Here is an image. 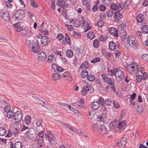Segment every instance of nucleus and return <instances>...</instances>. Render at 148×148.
I'll return each instance as SVG.
<instances>
[{
	"label": "nucleus",
	"mask_w": 148,
	"mask_h": 148,
	"mask_svg": "<svg viewBox=\"0 0 148 148\" xmlns=\"http://www.w3.org/2000/svg\"><path fill=\"white\" fill-rule=\"evenodd\" d=\"M121 38H122V42L127 49H130L131 47L135 49H137L135 37L132 35L127 36L125 29L121 30Z\"/></svg>",
	"instance_id": "f257e3e1"
},
{
	"label": "nucleus",
	"mask_w": 148,
	"mask_h": 148,
	"mask_svg": "<svg viewBox=\"0 0 148 148\" xmlns=\"http://www.w3.org/2000/svg\"><path fill=\"white\" fill-rule=\"evenodd\" d=\"M33 37L29 36L26 39V43L29 49L32 51L37 53L39 51L40 47L36 43L33 42Z\"/></svg>",
	"instance_id": "f03ea898"
},
{
	"label": "nucleus",
	"mask_w": 148,
	"mask_h": 148,
	"mask_svg": "<svg viewBox=\"0 0 148 148\" xmlns=\"http://www.w3.org/2000/svg\"><path fill=\"white\" fill-rule=\"evenodd\" d=\"M127 69L130 74H133L136 72L138 68L137 63H133L127 66Z\"/></svg>",
	"instance_id": "7ed1b4c3"
},
{
	"label": "nucleus",
	"mask_w": 148,
	"mask_h": 148,
	"mask_svg": "<svg viewBox=\"0 0 148 148\" xmlns=\"http://www.w3.org/2000/svg\"><path fill=\"white\" fill-rule=\"evenodd\" d=\"M120 71L119 68H116L112 70H109L108 71V74L110 76H115L116 79L118 81L120 80V75L118 74V72Z\"/></svg>",
	"instance_id": "20e7f679"
},
{
	"label": "nucleus",
	"mask_w": 148,
	"mask_h": 148,
	"mask_svg": "<svg viewBox=\"0 0 148 148\" xmlns=\"http://www.w3.org/2000/svg\"><path fill=\"white\" fill-rule=\"evenodd\" d=\"M120 121H112L110 123L109 127L110 129H114L115 131H118L120 129Z\"/></svg>",
	"instance_id": "39448f33"
},
{
	"label": "nucleus",
	"mask_w": 148,
	"mask_h": 148,
	"mask_svg": "<svg viewBox=\"0 0 148 148\" xmlns=\"http://www.w3.org/2000/svg\"><path fill=\"white\" fill-rule=\"evenodd\" d=\"M0 16L5 21H9L10 16L9 12L6 10H0Z\"/></svg>",
	"instance_id": "423d86ee"
},
{
	"label": "nucleus",
	"mask_w": 148,
	"mask_h": 148,
	"mask_svg": "<svg viewBox=\"0 0 148 148\" xmlns=\"http://www.w3.org/2000/svg\"><path fill=\"white\" fill-rule=\"evenodd\" d=\"M94 89L90 85L84 86L81 92L82 95H85L87 92L92 93L93 92Z\"/></svg>",
	"instance_id": "0eeeda50"
},
{
	"label": "nucleus",
	"mask_w": 148,
	"mask_h": 148,
	"mask_svg": "<svg viewBox=\"0 0 148 148\" xmlns=\"http://www.w3.org/2000/svg\"><path fill=\"white\" fill-rule=\"evenodd\" d=\"M35 130L33 128H31L27 130L26 135L27 137L30 139L32 140L35 135Z\"/></svg>",
	"instance_id": "6e6552de"
},
{
	"label": "nucleus",
	"mask_w": 148,
	"mask_h": 148,
	"mask_svg": "<svg viewBox=\"0 0 148 148\" xmlns=\"http://www.w3.org/2000/svg\"><path fill=\"white\" fill-rule=\"evenodd\" d=\"M13 120L16 122H18L21 121L22 118V115L21 112L17 111L14 113Z\"/></svg>",
	"instance_id": "1a4fd4ad"
},
{
	"label": "nucleus",
	"mask_w": 148,
	"mask_h": 148,
	"mask_svg": "<svg viewBox=\"0 0 148 148\" xmlns=\"http://www.w3.org/2000/svg\"><path fill=\"white\" fill-rule=\"evenodd\" d=\"M47 58L45 53L43 52H40L38 54L37 60L39 61L44 62Z\"/></svg>",
	"instance_id": "9d476101"
},
{
	"label": "nucleus",
	"mask_w": 148,
	"mask_h": 148,
	"mask_svg": "<svg viewBox=\"0 0 148 148\" xmlns=\"http://www.w3.org/2000/svg\"><path fill=\"white\" fill-rule=\"evenodd\" d=\"M108 31L111 35H113L114 37H118L117 30L115 27H110L108 29Z\"/></svg>",
	"instance_id": "9b49d317"
},
{
	"label": "nucleus",
	"mask_w": 148,
	"mask_h": 148,
	"mask_svg": "<svg viewBox=\"0 0 148 148\" xmlns=\"http://www.w3.org/2000/svg\"><path fill=\"white\" fill-rule=\"evenodd\" d=\"M74 106H76L77 108H82L85 107L84 104V100L81 99L80 101H77L73 103Z\"/></svg>",
	"instance_id": "f8f14e48"
},
{
	"label": "nucleus",
	"mask_w": 148,
	"mask_h": 148,
	"mask_svg": "<svg viewBox=\"0 0 148 148\" xmlns=\"http://www.w3.org/2000/svg\"><path fill=\"white\" fill-rule=\"evenodd\" d=\"M99 133L102 135H104L106 134L107 130L105 126L104 125L101 126L98 130Z\"/></svg>",
	"instance_id": "ddd939ff"
},
{
	"label": "nucleus",
	"mask_w": 148,
	"mask_h": 148,
	"mask_svg": "<svg viewBox=\"0 0 148 148\" xmlns=\"http://www.w3.org/2000/svg\"><path fill=\"white\" fill-rule=\"evenodd\" d=\"M49 38L46 36H42L41 38V43L44 46L47 45L49 43Z\"/></svg>",
	"instance_id": "4468645a"
},
{
	"label": "nucleus",
	"mask_w": 148,
	"mask_h": 148,
	"mask_svg": "<svg viewBox=\"0 0 148 148\" xmlns=\"http://www.w3.org/2000/svg\"><path fill=\"white\" fill-rule=\"evenodd\" d=\"M91 108L94 110H96L100 107V104L97 101L93 102L90 103V104Z\"/></svg>",
	"instance_id": "2eb2a0df"
},
{
	"label": "nucleus",
	"mask_w": 148,
	"mask_h": 148,
	"mask_svg": "<svg viewBox=\"0 0 148 148\" xmlns=\"http://www.w3.org/2000/svg\"><path fill=\"white\" fill-rule=\"evenodd\" d=\"M144 18V16L142 14H138L136 17L137 22L138 23H142Z\"/></svg>",
	"instance_id": "dca6fc26"
},
{
	"label": "nucleus",
	"mask_w": 148,
	"mask_h": 148,
	"mask_svg": "<svg viewBox=\"0 0 148 148\" xmlns=\"http://www.w3.org/2000/svg\"><path fill=\"white\" fill-rule=\"evenodd\" d=\"M105 83H108L111 88L114 91H115V88L114 86L115 84L112 81L111 78H110V80L108 79Z\"/></svg>",
	"instance_id": "f3484780"
},
{
	"label": "nucleus",
	"mask_w": 148,
	"mask_h": 148,
	"mask_svg": "<svg viewBox=\"0 0 148 148\" xmlns=\"http://www.w3.org/2000/svg\"><path fill=\"white\" fill-rule=\"evenodd\" d=\"M61 77V74L58 73H54L52 74V79L54 80H57Z\"/></svg>",
	"instance_id": "a211bd4d"
},
{
	"label": "nucleus",
	"mask_w": 148,
	"mask_h": 148,
	"mask_svg": "<svg viewBox=\"0 0 148 148\" xmlns=\"http://www.w3.org/2000/svg\"><path fill=\"white\" fill-rule=\"evenodd\" d=\"M130 3V0H126L124 3L121 5V8L123 10L126 9L128 7V5H129Z\"/></svg>",
	"instance_id": "6ab92c4d"
},
{
	"label": "nucleus",
	"mask_w": 148,
	"mask_h": 148,
	"mask_svg": "<svg viewBox=\"0 0 148 148\" xmlns=\"http://www.w3.org/2000/svg\"><path fill=\"white\" fill-rule=\"evenodd\" d=\"M109 48L111 50H114L116 48V44L113 41L110 42L109 43Z\"/></svg>",
	"instance_id": "aec40b11"
},
{
	"label": "nucleus",
	"mask_w": 148,
	"mask_h": 148,
	"mask_svg": "<svg viewBox=\"0 0 148 148\" xmlns=\"http://www.w3.org/2000/svg\"><path fill=\"white\" fill-rule=\"evenodd\" d=\"M89 66V62L85 61L84 63H82L80 66V67L82 69L84 68L85 69L88 68Z\"/></svg>",
	"instance_id": "412c9836"
},
{
	"label": "nucleus",
	"mask_w": 148,
	"mask_h": 148,
	"mask_svg": "<svg viewBox=\"0 0 148 148\" xmlns=\"http://www.w3.org/2000/svg\"><path fill=\"white\" fill-rule=\"evenodd\" d=\"M101 77L103 79V82L105 83L108 80H110V77H108V75L106 73H102L101 75Z\"/></svg>",
	"instance_id": "4be33fe9"
},
{
	"label": "nucleus",
	"mask_w": 148,
	"mask_h": 148,
	"mask_svg": "<svg viewBox=\"0 0 148 148\" xmlns=\"http://www.w3.org/2000/svg\"><path fill=\"white\" fill-rule=\"evenodd\" d=\"M127 121L123 120L121 121V130H124L127 126Z\"/></svg>",
	"instance_id": "5701e85b"
},
{
	"label": "nucleus",
	"mask_w": 148,
	"mask_h": 148,
	"mask_svg": "<svg viewBox=\"0 0 148 148\" xmlns=\"http://www.w3.org/2000/svg\"><path fill=\"white\" fill-rule=\"evenodd\" d=\"M98 121L100 122H104L106 121L105 115L101 114L99 116L97 117Z\"/></svg>",
	"instance_id": "b1692460"
},
{
	"label": "nucleus",
	"mask_w": 148,
	"mask_h": 148,
	"mask_svg": "<svg viewBox=\"0 0 148 148\" xmlns=\"http://www.w3.org/2000/svg\"><path fill=\"white\" fill-rule=\"evenodd\" d=\"M114 17L115 19L119 20L120 18V12L118 11L114 12Z\"/></svg>",
	"instance_id": "393cba45"
},
{
	"label": "nucleus",
	"mask_w": 148,
	"mask_h": 148,
	"mask_svg": "<svg viewBox=\"0 0 148 148\" xmlns=\"http://www.w3.org/2000/svg\"><path fill=\"white\" fill-rule=\"evenodd\" d=\"M134 107L135 108L136 111L140 114H142L143 113V109L141 106L138 105H137L134 106Z\"/></svg>",
	"instance_id": "a878e982"
},
{
	"label": "nucleus",
	"mask_w": 148,
	"mask_h": 148,
	"mask_svg": "<svg viewBox=\"0 0 148 148\" xmlns=\"http://www.w3.org/2000/svg\"><path fill=\"white\" fill-rule=\"evenodd\" d=\"M102 53L103 55L107 58H108V57H110L112 56L111 53L107 52L105 51H102Z\"/></svg>",
	"instance_id": "bb28decb"
},
{
	"label": "nucleus",
	"mask_w": 148,
	"mask_h": 148,
	"mask_svg": "<svg viewBox=\"0 0 148 148\" xmlns=\"http://www.w3.org/2000/svg\"><path fill=\"white\" fill-rule=\"evenodd\" d=\"M88 71L86 70H83L81 72V76L82 78H85L88 75Z\"/></svg>",
	"instance_id": "cd10ccee"
},
{
	"label": "nucleus",
	"mask_w": 148,
	"mask_h": 148,
	"mask_svg": "<svg viewBox=\"0 0 148 148\" xmlns=\"http://www.w3.org/2000/svg\"><path fill=\"white\" fill-rule=\"evenodd\" d=\"M112 102V100L109 98H107L105 100V103L107 106H111Z\"/></svg>",
	"instance_id": "c85d7f7f"
},
{
	"label": "nucleus",
	"mask_w": 148,
	"mask_h": 148,
	"mask_svg": "<svg viewBox=\"0 0 148 148\" xmlns=\"http://www.w3.org/2000/svg\"><path fill=\"white\" fill-rule=\"evenodd\" d=\"M24 121L26 125L28 124L31 121V117L29 115H27L25 118Z\"/></svg>",
	"instance_id": "c756f323"
},
{
	"label": "nucleus",
	"mask_w": 148,
	"mask_h": 148,
	"mask_svg": "<svg viewBox=\"0 0 148 148\" xmlns=\"http://www.w3.org/2000/svg\"><path fill=\"white\" fill-rule=\"evenodd\" d=\"M57 1V4L58 6H61L62 7H64L65 6V2L63 0H58Z\"/></svg>",
	"instance_id": "7c9ffc66"
},
{
	"label": "nucleus",
	"mask_w": 148,
	"mask_h": 148,
	"mask_svg": "<svg viewBox=\"0 0 148 148\" xmlns=\"http://www.w3.org/2000/svg\"><path fill=\"white\" fill-rule=\"evenodd\" d=\"M142 31L144 34L147 33L148 32V25H145L143 26Z\"/></svg>",
	"instance_id": "2f4dec72"
},
{
	"label": "nucleus",
	"mask_w": 148,
	"mask_h": 148,
	"mask_svg": "<svg viewBox=\"0 0 148 148\" xmlns=\"http://www.w3.org/2000/svg\"><path fill=\"white\" fill-rule=\"evenodd\" d=\"M127 141L126 138L124 137L121 140V144L122 145V147L121 146V148H123L125 145Z\"/></svg>",
	"instance_id": "473e14b6"
},
{
	"label": "nucleus",
	"mask_w": 148,
	"mask_h": 148,
	"mask_svg": "<svg viewBox=\"0 0 148 148\" xmlns=\"http://www.w3.org/2000/svg\"><path fill=\"white\" fill-rule=\"evenodd\" d=\"M52 136L51 132L50 131H49L47 132V134H45V136L46 138H48V140L50 142L52 140L50 139V137Z\"/></svg>",
	"instance_id": "72a5a7b5"
},
{
	"label": "nucleus",
	"mask_w": 148,
	"mask_h": 148,
	"mask_svg": "<svg viewBox=\"0 0 148 148\" xmlns=\"http://www.w3.org/2000/svg\"><path fill=\"white\" fill-rule=\"evenodd\" d=\"M87 35L90 39H93L95 36L94 34L92 31H89Z\"/></svg>",
	"instance_id": "f704fd0d"
},
{
	"label": "nucleus",
	"mask_w": 148,
	"mask_h": 148,
	"mask_svg": "<svg viewBox=\"0 0 148 148\" xmlns=\"http://www.w3.org/2000/svg\"><path fill=\"white\" fill-rule=\"evenodd\" d=\"M108 37L106 35H101L99 37V40L102 42L105 41L107 39Z\"/></svg>",
	"instance_id": "c9c22d12"
},
{
	"label": "nucleus",
	"mask_w": 148,
	"mask_h": 148,
	"mask_svg": "<svg viewBox=\"0 0 148 148\" xmlns=\"http://www.w3.org/2000/svg\"><path fill=\"white\" fill-rule=\"evenodd\" d=\"M141 57L143 60L146 62H148V54H143Z\"/></svg>",
	"instance_id": "e433bc0d"
},
{
	"label": "nucleus",
	"mask_w": 148,
	"mask_h": 148,
	"mask_svg": "<svg viewBox=\"0 0 148 148\" xmlns=\"http://www.w3.org/2000/svg\"><path fill=\"white\" fill-rule=\"evenodd\" d=\"M93 45L95 48H98L99 46V41L97 39L93 41Z\"/></svg>",
	"instance_id": "4c0bfd02"
},
{
	"label": "nucleus",
	"mask_w": 148,
	"mask_h": 148,
	"mask_svg": "<svg viewBox=\"0 0 148 148\" xmlns=\"http://www.w3.org/2000/svg\"><path fill=\"white\" fill-rule=\"evenodd\" d=\"M81 22L76 20H74V22L73 23L74 26L75 27H78L81 24Z\"/></svg>",
	"instance_id": "58836bf2"
},
{
	"label": "nucleus",
	"mask_w": 148,
	"mask_h": 148,
	"mask_svg": "<svg viewBox=\"0 0 148 148\" xmlns=\"http://www.w3.org/2000/svg\"><path fill=\"white\" fill-rule=\"evenodd\" d=\"M111 9L113 11L117 10L118 9L117 5L115 3H113L110 5Z\"/></svg>",
	"instance_id": "ea45409f"
},
{
	"label": "nucleus",
	"mask_w": 148,
	"mask_h": 148,
	"mask_svg": "<svg viewBox=\"0 0 148 148\" xmlns=\"http://www.w3.org/2000/svg\"><path fill=\"white\" fill-rule=\"evenodd\" d=\"M66 53L67 56L69 58L72 57L73 55V51L71 50H67Z\"/></svg>",
	"instance_id": "a19ab883"
},
{
	"label": "nucleus",
	"mask_w": 148,
	"mask_h": 148,
	"mask_svg": "<svg viewBox=\"0 0 148 148\" xmlns=\"http://www.w3.org/2000/svg\"><path fill=\"white\" fill-rule=\"evenodd\" d=\"M121 81L122 82V83L125 82L126 83H128L130 82V79L127 76H126L125 77H122V78L121 79Z\"/></svg>",
	"instance_id": "79ce46f5"
},
{
	"label": "nucleus",
	"mask_w": 148,
	"mask_h": 148,
	"mask_svg": "<svg viewBox=\"0 0 148 148\" xmlns=\"http://www.w3.org/2000/svg\"><path fill=\"white\" fill-rule=\"evenodd\" d=\"M73 35L75 38H79L81 36L80 33L78 32L74 31L73 34Z\"/></svg>",
	"instance_id": "37998d69"
},
{
	"label": "nucleus",
	"mask_w": 148,
	"mask_h": 148,
	"mask_svg": "<svg viewBox=\"0 0 148 148\" xmlns=\"http://www.w3.org/2000/svg\"><path fill=\"white\" fill-rule=\"evenodd\" d=\"M87 79L88 81L92 82L95 80V77L93 75H90L88 76Z\"/></svg>",
	"instance_id": "c03bdc74"
},
{
	"label": "nucleus",
	"mask_w": 148,
	"mask_h": 148,
	"mask_svg": "<svg viewBox=\"0 0 148 148\" xmlns=\"http://www.w3.org/2000/svg\"><path fill=\"white\" fill-rule=\"evenodd\" d=\"M6 133V130L4 128L2 127L0 128V136H3Z\"/></svg>",
	"instance_id": "a18cd8bd"
},
{
	"label": "nucleus",
	"mask_w": 148,
	"mask_h": 148,
	"mask_svg": "<svg viewBox=\"0 0 148 148\" xmlns=\"http://www.w3.org/2000/svg\"><path fill=\"white\" fill-rule=\"evenodd\" d=\"M14 113L11 111L7 112V116L9 119H11L14 117Z\"/></svg>",
	"instance_id": "49530a36"
},
{
	"label": "nucleus",
	"mask_w": 148,
	"mask_h": 148,
	"mask_svg": "<svg viewBox=\"0 0 148 148\" xmlns=\"http://www.w3.org/2000/svg\"><path fill=\"white\" fill-rule=\"evenodd\" d=\"M22 143L20 142H17L14 145V148H21L22 147Z\"/></svg>",
	"instance_id": "de8ad7c7"
},
{
	"label": "nucleus",
	"mask_w": 148,
	"mask_h": 148,
	"mask_svg": "<svg viewBox=\"0 0 148 148\" xmlns=\"http://www.w3.org/2000/svg\"><path fill=\"white\" fill-rule=\"evenodd\" d=\"M62 75L64 78H66V79H68L67 77H70L71 75L69 72H67L64 73L61 75V76Z\"/></svg>",
	"instance_id": "09e8293b"
},
{
	"label": "nucleus",
	"mask_w": 148,
	"mask_h": 148,
	"mask_svg": "<svg viewBox=\"0 0 148 148\" xmlns=\"http://www.w3.org/2000/svg\"><path fill=\"white\" fill-rule=\"evenodd\" d=\"M65 39L66 42L70 45L71 44L70 42V40L69 35L67 34H65Z\"/></svg>",
	"instance_id": "8fccbe9b"
},
{
	"label": "nucleus",
	"mask_w": 148,
	"mask_h": 148,
	"mask_svg": "<svg viewBox=\"0 0 148 148\" xmlns=\"http://www.w3.org/2000/svg\"><path fill=\"white\" fill-rule=\"evenodd\" d=\"M101 60V58L99 57H97L95 58V59L92 60L91 61V63H95L97 62H99Z\"/></svg>",
	"instance_id": "3c124183"
},
{
	"label": "nucleus",
	"mask_w": 148,
	"mask_h": 148,
	"mask_svg": "<svg viewBox=\"0 0 148 148\" xmlns=\"http://www.w3.org/2000/svg\"><path fill=\"white\" fill-rule=\"evenodd\" d=\"M136 81L138 83L140 82L142 79V77L141 75H136Z\"/></svg>",
	"instance_id": "603ef678"
},
{
	"label": "nucleus",
	"mask_w": 148,
	"mask_h": 148,
	"mask_svg": "<svg viewBox=\"0 0 148 148\" xmlns=\"http://www.w3.org/2000/svg\"><path fill=\"white\" fill-rule=\"evenodd\" d=\"M54 59V55L53 54L51 55L49 57L47 60V61L49 63L52 62Z\"/></svg>",
	"instance_id": "864d4df0"
},
{
	"label": "nucleus",
	"mask_w": 148,
	"mask_h": 148,
	"mask_svg": "<svg viewBox=\"0 0 148 148\" xmlns=\"http://www.w3.org/2000/svg\"><path fill=\"white\" fill-rule=\"evenodd\" d=\"M104 22L102 20H99L98 21L97 23V25L99 27H102L104 25Z\"/></svg>",
	"instance_id": "5fc2aeb1"
},
{
	"label": "nucleus",
	"mask_w": 148,
	"mask_h": 148,
	"mask_svg": "<svg viewBox=\"0 0 148 148\" xmlns=\"http://www.w3.org/2000/svg\"><path fill=\"white\" fill-rule=\"evenodd\" d=\"M112 10H108L107 12L108 16L109 18H110L113 15V12Z\"/></svg>",
	"instance_id": "6e6d98bb"
},
{
	"label": "nucleus",
	"mask_w": 148,
	"mask_h": 148,
	"mask_svg": "<svg viewBox=\"0 0 148 148\" xmlns=\"http://www.w3.org/2000/svg\"><path fill=\"white\" fill-rule=\"evenodd\" d=\"M136 96V94L135 92H134L132 94L130 95V101H132L133 100L135 99Z\"/></svg>",
	"instance_id": "4d7b16f0"
},
{
	"label": "nucleus",
	"mask_w": 148,
	"mask_h": 148,
	"mask_svg": "<svg viewBox=\"0 0 148 148\" xmlns=\"http://www.w3.org/2000/svg\"><path fill=\"white\" fill-rule=\"evenodd\" d=\"M127 23V22L125 21V23H121V30L122 29H126Z\"/></svg>",
	"instance_id": "13d9d810"
},
{
	"label": "nucleus",
	"mask_w": 148,
	"mask_h": 148,
	"mask_svg": "<svg viewBox=\"0 0 148 148\" xmlns=\"http://www.w3.org/2000/svg\"><path fill=\"white\" fill-rule=\"evenodd\" d=\"M98 124L97 123H94L91 126V128L93 130H95V129L98 130Z\"/></svg>",
	"instance_id": "bf43d9fd"
},
{
	"label": "nucleus",
	"mask_w": 148,
	"mask_h": 148,
	"mask_svg": "<svg viewBox=\"0 0 148 148\" xmlns=\"http://www.w3.org/2000/svg\"><path fill=\"white\" fill-rule=\"evenodd\" d=\"M65 26L67 27V29L69 31H72L74 29L72 25H69L68 24H66Z\"/></svg>",
	"instance_id": "052dcab7"
},
{
	"label": "nucleus",
	"mask_w": 148,
	"mask_h": 148,
	"mask_svg": "<svg viewBox=\"0 0 148 148\" xmlns=\"http://www.w3.org/2000/svg\"><path fill=\"white\" fill-rule=\"evenodd\" d=\"M21 16L19 14L17 13V12L13 15V18L16 19H18V18L20 17Z\"/></svg>",
	"instance_id": "680f3d73"
},
{
	"label": "nucleus",
	"mask_w": 148,
	"mask_h": 148,
	"mask_svg": "<svg viewBox=\"0 0 148 148\" xmlns=\"http://www.w3.org/2000/svg\"><path fill=\"white\" fill-rule=\"evenodd\" d=\"M99 104H100L101 105H103L105 103V100L102 97H100L99 100Z\"/></svg>",
	"instance_id": "e2e57ef3"
},
{
	"label": "nucleus",
	"mask_w": 148,
	"mask_h": 148,
	"mask_svg": "<svg viewBox=\"0 0 148 148\" xmlns=\"http://www.w3.org/2000/svg\"><path fill=\"white\" fill-rule=\"evenodd\" d=\"M43 142V138H39L38 139V143L40 145V146L41 147L42 146V144Z\"/></svg>",
	"instance_id": "0e129e2a"
},
{
	"label": "nucleus",
	"mask_w": 148,
	"mask_h": 148,
	"mask_svg": "<svg viewBox=\"0 0 148 148\" xmlns=\"http://www.w3.org/2000/svg\"><path fill=\"white\" fill-rule=\"evenodd\" d=\"M17 12V13H18L21 16L23 15L25 13L24 10H18Z\"/></svg>",
	"instance_id": "69168bd1"
},
{
	"label": "nucleus",
	"mask_w": 148,
	"mask_h": 148,
	"mask_svg": "<svg viewBox=\"0 0 148 148\" xmlns=\"http://www.w3.org/2000/svg\"><path fill=\"white\" fill-rule=\"evenodd\" d=\"M10 106H6L4 108L5 111L6 112H8L10 111Z\"/></svg>",
	"instance_id": "338daca9"
},
{
	"label": "nucleus",
	"mask_w": 148,
	"mask_h": 148,
	"mask_svg": "<svg viewBox=\"0 0 148 148\" xmlns=\"http://www.w3.org/2000/svg\"><path fill=\"white\" fill-rule=\"evenodd\" d=\"M111 0H102L103 3L106 5L109 4L111 3Z\"/></svg>",
	"instance_id": "774afa93"
}]
</instances>
